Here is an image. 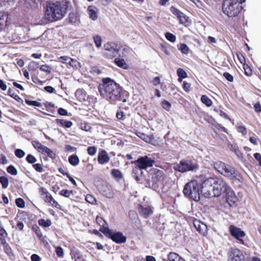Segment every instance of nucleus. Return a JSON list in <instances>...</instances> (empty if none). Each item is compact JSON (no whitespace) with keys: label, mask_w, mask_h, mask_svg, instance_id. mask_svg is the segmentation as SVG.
Instances as JSON below:
<instances>
[{"label":"nucleus","mask_w":261,"mask_h":261,"mask_svg":"<svg viewBox=\"0 0 261 261\" xmlns=\"http://www.w3.org/2000/svg\"><path fill=\"white\" fill-rule=\"evenodd\" d=\"M102 82L98 88L101 96L112 104H115L117 101L126 102L128 93L119 84L110 77L103 79Z\"/></svg>","instance_id":"obj_1"},{"label":"nucleus","mask_w":261,"mask_h":261,"mask_svg":"<svg viewBox=\"0 0 261 261\" xmlns=\"http://www.w3.org/2000/svg\"><path fill=\"white\" fill-rule=\"evenodd\" d=\"M202 187L208 192L212 191L213 196L217 197L225 194L230 188L225 181L218 177L207 178L203 181Z\"/></svg>","instance_id":"obj_2"},{"label":"nucleus","mask_w":261,"mask_h":261,"mask_svg":"<svg viewBox=\"0 0 261 261\" xmlns=\"http://www.w3.org/2000/svg\"><path fill=\"white\" fill-rule=\"evenodd\" d=\"M214 169L224 176L232 180L233 181H241L243 177L236 169L225 163L218 161L213 163Z\"/></svg>","instance_id":"obj_3"},{"label":"nucleus","mask_w":261,"mask_h":261,"mask_svg":"<svg viewBox=\"0 0 261 261\" xmlns=\"http://www.w3.org/2000/svg\"><path fill=\"white\" fill-rule=\"evenodd\" d=\"M66 12V8L62 3H49L46 6L45 17L50 21L58 20L62 18Z\"/></svg>","instance_id":"obj_4"},{"label":"nucleus","mask_w":261,"mask_h":261,"mask_svg":"<svg viewBox=\"0 0 261 261\" xmlns=\"http://www.w3.org/2000/svg\"><path fill=\"white\" fill-rule=\"evenodd\" d=\"M245 0H232L223 2L222 10L223 13L228 17L238 16L243 9L242 4Z\"/></svg>","instance_id":"obj_5"},{"label":"nucleus","mask_w":261,"mask_h":261,"mask_svg":"<svg viewBox=\"0 0 261 261\" xmlns=\"http://www.w3.org/2000/svg\"><path fill=\"white\" fill-rule=\"evenodd\" d=\"M200 188L201 184L195 180H192L186 184L183 193L186 197L195 201H198L200 197Z\"/></svg>","instance_id":"obj_6"},{"label":"nucleus","mask_w":261,"mask_h":261,"mask_svg":"<svg viewBox=\"0 0 261 261\" xmlns=\"http://www.w3.org/2000/svg\"><path fill=\"white\" fill-rule=\"evenodd\" d=\"M121 49L120 45L111 41L106 43L103 45V56L108 59H112L116 57Z\"/></svg>","instance_id":"obj_7"},{"label":"nucleus","mask_w":261,"mask_h":261,"mask_svg":"<svg viewBox=\"0 0 261 261\" xmlns=\"http://www.w3.org/2000/svg\"><path fill=\"white\" fill-rule=\"evenodd\" d=\"M173 168L175 171L184 173L188 171H196L198 169L199 165L195 161L191 160H182L178 164L174 166Z\"/></svg>","instance_id":"obj_8"},{"label":"nucleus","mask_w":261,"mask_h":261,"mask_svg":"<svg viewBox=\"0 0 261 261\" xmlns=\"http://www.w3.org/2000/svg\"><path fill=\"white\" fill-rule=\"evenodd\" d=\"M104 236L116 244H123L126 242V237L121 231L109 229Z\"/></svg>","instance_id":"obj_9"},{"label":"nucleus","mask_w":261,"mask_h":261,"mask_svg":"<svg viewBox=\"0 0 261 261\" xmlns=\"http://www.w3.org/2000/svg\"><path fill=\"white\" fill-rule=\"evenodd\" d=\"M39 192L40 196L45 202L49 203L52 207H55L59 209L61 208L60 205L53 198L45 188L43 187H40L39 189Z\"/></svg>","instance_id":"obj_10"},{"label":"nucleus","mask_w":261,"mask_h":261,"mask_svg":"<svg viewBox=\"0 0 261 261\" xmlns=\"http://www.w3.org/2000/svg\"><path fill=\"white\" fill-rule=\"evenodd\" d=\"M170 10L172 14L177 17L180 24H183L185 27L189 26L191 24V21L189 17L179 10L173 6L171 7Z\"/></svg>","instance_id":"obj_11"},{"label":"nucleus","mask_w":261,"mask_h":261,"mask_svg":"<svg viewBox=\"0 0 261 261\" xmlns=\"http://www.w3.org/2000/svg\"><path fill=\"white\" fill-rule=\"evenodd\" d=\"M227 261H245L242 251L236 247H230L228 252Z\"/></svg>","instance_id":"obj_12"},{"label":"nucleus","mask_w":261,"mask_h":261,"mask_svg":"<svg viewBox=\"0 0 261 261\" xmlns=\"http://www.w3.org/2000/svg\"><path fill=\"white\" fill-rule=\"evenodd\" d=\"M134 163L140 169H146L151 167L154 163V161L147 155L141 156L135 161Z\"/></svg>","instance_id":"obj_13"},{"label":"nucleus","mask_w":261,"mask_h":261,"mask_svg":"<svg viewBox=\"0 0 261 261\" xmlns=\"http://www.w3.org/2000/svg\"><path fill=\"white\" fill-rule=\"evenodd\" d=\"M229 231L231 236L238 240L240 244H245L243 238L246 236V233L240 228L237 227L234 225H230L229 227Z\"/></svg>","instance_id":"obj_14"},{"label":"nucleus","mask_w":261,"mask_h":261,"mask_svg":"<svg viewBox=\"0 0 261 261\" xmlns=\"http://www.w3.org/2000/svg\"><path fill=\"white\" fill-rule=\"evenodd\" d=\"M151 181L153 184L163 181L164 178V173L163 171L154 168L151 170Z\"/></svg>","instance_id":"obj_15"},{"label":"nucleus","mask_w":261,"mask_h":261,"mask_svg":"<svg viewBox=\"0 0 261 261\" xmlns=\"http://www.w3.org/2000/svg\"><path fill=\"white\" fill-rule=\"evenodd\" d=\"M96 222L100 226L99 231L103 234L110 229L108 223L101 217L97 216L96 218Z\"/></svg>","instance_id":"obj_16"},{"label":"nucleus","mask_w":261,"mask_h":261,"mask_svg":"<svg viewBox=\"0 0 261 261\" xmlns=\"http://www.w3.org/2000/svg\"><path fill=\"white\" fill-rule=\"evenodd\" d=\"M226 200L230 205L235 204L238 200L234 192L230 187L229 190H227L225 193Z\"/></svg>","instance_id":"obj_17"},{"label":"nucleus","mask_w":261,"mask_h":261,"mask_svg":"<svg viewBox=\"0 0 261 261\" xmlns=\"http://www.w3.org/2000/svg\"><path fill=\"white\" fill-rule=\"evenodd\" d=\"M193 225L197 231L200 233L204 235L207 232V226L200 221L195 219L193 221Z\"/></svg>","instance_id":"obj_18"},{"label":"nucleus","mask_w":261,"mask_h":261,"mask_svg":"<svg viewBox=\"0 0 261 261\" xmlns=\"http://www.w3.org/2000/svg\"><path fill=\"white\" fill-rule=\"evenodd\" d=\"M97 160L98 163L101 165L106 164L109 162L110 157L106 150H102L99 152Z\"/></svg>","instance_id":"obj_19"},{"label":"nucleus","mask_w":261,"mask_h":261,"mask_svg":"<svg viewBox=\"0 0 261 261\" xmlns=\"http://www.w3.org/2000/svg\"><path fill=\"white\" fill-rule=\"evenodd\" d=\"M87 12L91 19L94 21L97 19L98 10L95 6H89L87 9Z\"/></svg>","instance_id":"obj_20"},{"label":"nucleus","mask_w":261,"mask_h":261,"mask_svg":"<svg viewBox=\"0 0 261 261\" xmlns=\"http://www.w3.org/2000/svg\"><path fill=\"white\" fill-rule=\"evenodd\" d=\"M139 211L140 215L145 218H148L149 216L153 213L150 206L144 207L141 205L139 206Z\"/></svg>","instance_id":"obj_21"},{"label":"nucleus","mask_w":261,"mask_h":261,"mask_svg":"<svg viewBox=\"0 0 261 261\" xmlns=\"http://www.w3.org/2000/svg\"><path fill=\"white\" fill-rule=\"evenodd\" d=\"M56 123L58 126L66 128L71 127L73 124L71 121H68L62 119H56Z\"/></svg>","instance_id":"obj_22"},{"label":"nucleus","mask_w":261,"mask_h":261,"mask_svg":"<svg viewBox=\"0 0 261 261\" xmlns=\"http://www.w3.org/2000/svg\"><path fill=\"white\" fill-rule=\"evenodd\" d=\"M101 192L103 195L109 198H113L114 195L112 188L109 186H106L104 187L103 189L101 190Z\"/></svg>","instance_id":"obj_23"},{"label":"nucleus","mask_w":261,"mask_h":261,"mask_svg":"<svg viewBox=\"0 0 261 261\" xmlns=\"http://www.w3.org/2000/svg\"><path fill=\"white\" fill-rule=\"evenodd\" d=\"M211 128L216 134H217V130L228 134L227 129L225 127L223 126L221 124L218 123L217 122L213 123L212 126H211Z\"/></svg>","instance_id":"obj_24"},{"label":"nucleus","mask_w":261,"mask_h":261,"mask_svg":"<svg viewBox=\"0 0 261 261\" xmlns=\"http://www.w3.org/2000/svg\"><path fill=\"white\" fill-rule=\"evenodd\" d=\"M75 95L77 99L80 101L84 102L86 101V98L87 94L83 89H77L75 93Z\"/></svg>","instance_id":"obj_25"},{"label":"nucleus","mask_w":261,"mask_h":261,"mask_svg":"<svg viewBox=\"0 0 261 261\" xmlns=\"http://www.w3.org/2000/svg\"><path fill=\"white\" fill-rule=\"evenodd\" d=\"M168 259L169 261H186L177 253L171 252L168 254Z\"/></svg>","instance_id":"obj_26"},{"label":"nucleus","mask_w":261,"mask_h":261,"mask_svg":"<svg viewBox=\"0 0 261 261\" xmlns=\"http://www.w3.org/2000/svg\"><path fill=\"white\" fill-rule=\"evenodd\" d=\"M68 20L70 23L76 24L80 23V16L77 13H75V14L73 13H70L68 16Z\"/></svg>","instance_id":"obj_27"},{"label":"nucleus","mask_w":261,"mask_h":261,"mask_svg":"<svg viewBox=\"0 0 261 261\" xmlns=\"http://www.w3.org/2000/svg\"><path fill=\"white\" fill-rule=\"evenodd\" d=\"M44 148L41 153L46 154L51 159H55L56 158V154L51 149L46 146H45Z\"/></svg>","instance_id":"obj_28"},{"label":"nucleus","mask_w":261,"mask_h":261,"mask_svg":"<svg viewBox=\"0 0 261 261\" xmlns=\"http://www.w3.org/2000/svg\"><path fill=\"white\" fill-rule=\"evenodd\" d=\"M8 16L6 13L0 12V29L7 25Z\"/></svg>","instance_id":"obj_29"},{"label":"nucleus","mask_w":261,"mask_h":261,"mask_svg":"<svg viewBox=\"0 0 261 261\" xmlns=\"http://www.w3.org/2000/svg\"><path fill=\"white\" fill-rule=\"evenodd\" d=\"M115 64L119 67L126 69L127 68V65L123 59L117 58L114 60Z\"/></svg>","instance_id":"obj_30"},{"label":"nucleus","mask_w":261,"mask_h":261,"mask_svg":"<svg viewBox=\"0 0 261 261\" xmlns=\"http://www.w3.org/2000/svg\"><path fill=\"white\" fill-rule=\"evenodd\" d=\"M86 105L93 107L95 104L97 102V98L93 95H87L86 98Z\"/></svg>","instance_id":"obj_31"},{"label":"nucleus","mask_w":261,"mask_h":261,"mask_svg":"<svg viewBox=\"0 0 261 261\" xmlns=\"http://www.w3.org/2000/svg\"><path fill=\"white\" fill-rule=\"evenodd\" d=\"M200 100L201 102L207 107H210L213 105L212 100L206 95H202Z\"/></svg>","instance_id":"obj_32"},{"label":"nucleus","mask_w":261,"mask_h":261,"mask_svg":"<svg viewBox=\"0 0 261 261\" xmlns=\"http://www.w3.org/2000/svg\"><path fill=\"white\" fill-rule=\"evenodd\" d=\"M32 229L35 232L36 235L39 238V240H42L44 239L42 233L38 225H33Z\"/></svg>","instance_id":"obj_33"},{"label":"nucleus","mask_w":261,"mask_h":261,"mask_svg":"<svg viewBox=\"0 0 261 261\" xmlns=\"http://www.w3.org/2000/svg\"><path fill=\"white\" fill-rule=\"evenodd\" d=\"M33 146L40 153H41L45 146L42 145L38 141H33L32 142Z\"/></svg>","instance_id":"obj_34"},{"label":"nucleus","mask_w":261,"mask_h":261,"mask_svg":"<svg viewBox=\"0 0 261 261\" xmlns=\"http://www.w3.org/2000/svg\"><path fill=\"white\" fill-rule=\"evenodd\" d=\"M69 163L72 166H76L79 164L80 160L79 157L75 154L69 156L68 158Z\"/></svg>","instance_id":"obj_35"},{"label":"nucleus","mask_w":261,"mask_h":261,"mask_svg":"<svg viewBox=\"0 0 261 261\" xmlns=\"http://www.w3.org/2000/svg\"><path fill=\"white\" fill-rule=\"evenodd\" d=\"M177 74L178 76V80L179 82H181L183 79H185L187 77V74L186 72L182 68H178L177 70Z\"/></svg>","instance_id":"obj_36"},{"label":"nucleus","mask_w":261,"mask_h":261,"mask_svg":"<svg viewBox=\"0 0 261 261\" xmlns=\"http://www.w3.org/2000/svg\"><path fill=\"white\" fill-rule=\"evenodd\" d=\"M38 224L42 227H47L51 225V222L49 219L45 220L44 219H40L38 220Z\"/></svg>","instance_id":"obj_37"},{"label":"nucleus","mask_w":261,"mask_h":261,"mask_svg":"<svg viewBox=\"0 0 261 261\" xmlns=\"http://www.w3.org/2000/svg\"><path fill=\"white\" fill-rule=\"evenodd\" d=\"M116 116L117 119L120 121H123L127 118V115L122 110L118 111Z\"/></svg>","instance_id":"obj_38"},{"label":"nucleus","mask_w":261,"mask_h":261,"mask_svg":"<svg viewBox=\"0 0 261 261\" xmlns=\"http://www.w3.org/2000/svg\"><path fill=\"white\" fill-rule=\"evenodd\" d=\"M44 105L46 108V110L48 112H49L52 114L55 113V106L53 103H52L51 102H46L44 103Z\"/></svg>","instance_id":"obj_39"},{"label":"nucleus","mask_w":261,"mask_h":261,"mask_svg":"<svg viewBox=\"0 0 261 261\" xmlns=\"http://www.w3.org/2000/svg\"><path fill=\"white\" fill-rule=\"evenodd\" d=\"M111 174L114 178L120 179L122 178V174L118 169H112L111 171Z\"/></svg>","instance_id":"obj_40"},{"label":"nucleus","mask_w":261,"mask_h":261,"mask_svg":"<svg viewBox=\"0 0 261 261\" xmlns=\"http://www.w3.org/2000/svg\"><path fill=\"white\" fill-rule=\"evenodd\" d=\"M93 39L96 47L100 48L101 46L102 42V38L101 36L98 35H96L93 36Z\"/></svg>","instance_id":"obj_41"},{"label":"nucleus","mask_w":261,"mask_h":261,"mask_svg":"<svg viewBox=\"0 0 261 261\" xmlns=\"http://www.w3.org/2000/svg\"><path fill=\"white\" fill-rule=\"evenodd\" d=\"M0 183L3 189H6L9 186V180L6 176H2L0 177Z\"/></svg>","instance_id":"obj_42"},{"label":"nucleus","mask_w":261,"mask_h":261,"mask_svg":"<svg viewBox=\"0 0 261 261\" xmlns=\"http://www.w3.org/2000/svg\"><path fill=\"white\" fill-rule=\"evenodd\" d=\"M59 195L66 198H69L71 195H73V191L63 189L59 192Z\"/></svg>","instance_id":"obj_43"},{"label":"nucleus","mask_w":261,"mask_h":261,"mask_svg":"<svg viewBox=\"0 0 261 261\" xmlns=\"http://www.w3.org/2000/svg\"><path fill=\"white\" fill-rule=\"evenodd\" d=\"M25 102L29 106H32L36 107H40L41 106V103L36 100H31L28 99H25Z\"/></svg>","instance_id":"obj_44"},{"label":"nucleus","mask_w":261,"mask_h":261,"mask_svg":"<svg viewBox=\"0 0 261 261\" xmlns=\"http://www.w3.org/2000/svg\"><path fill=\"white\" fill-rule=\"evenodd\" d=\"M178 49L184 54H187L189 51V47L185 43L180 44L179 46H178Z\"/></svg>","instance_id":"obj_45"},{"label":"nucleus","mask_w":261,"mask_h":261,"mask_svg":"<svg viewBox=\"0 0 261 261\" xmlns=\"http://www.w3.org/2000/svg\"><path fill=\"white\" fill-rule=\"evenodd\" d=\"M165 36L166 39L170 41L171 42L173 43L176 41V36L171 33L167 32L166 33H165Z\"/></svg>","instance_id":"obj_46"},{"label":"nucleus","mask_w":261,"mask_h":261,"mask_svg":"<svg viewBox=\"0 0 261 261\" xmlns=\"http://www.w3.org/2000/svg\"><path fill=\"white\" fill-rule=\"evenodd\" d=\"M40 70L45 72L47 74H49L51 72V68L47 64L42 65L40 67Z\"/></svg>","instance_id":"obj_47"},{"label":"nucleus","mask_w":261,"mask_h":261,"mask_svg":"<svg viewBox=\"0 0 261 261\" xmlns=\"http://www.w3.org/2000/svg\"><path fill=\"white\" fill-rule=\"evenodd\" d=\"M7 171L12 175H16L17 174V170L13 165H10L7 168Z\"/></svg>","instance_id":"obj_48"},{"label":"nucleus","mask_w":261,"mask_h":261,"mask_svg":"<svg viewBox=\"0 0 261 261\" xmlns=\"http://www.w3.org/2000/svg\"><path fill=\"white\" fill-rule=\"evenodd\" d=\"M245 74L247 76H251L252 74V70L250 67L247 64L243 65Z\"/></svg>","instance_id":"obj_49"},{"label":"nucleus","mask_w":261,"mask_h":261,"mask_svg":"<svg viewBox=\"0 0 261 261\" xmlns=\"http://www.w3.org/2000/svg\"><path fill=\"white\" fill-rule=\"evenodd\" d=\"M161 106L163 109H164L167 111H169L171 108V103L165 99L163 100L162 101Z\"/></svg>","instance_id":"obj_50"},{"label":"nucleus","mask_w":261,"mask_h":261,"mask_svg":"<svg viewBox=\"0 0 261 261\" xmlns=\"http://www.w3.org/2000/svg\"><path fill=\"white\" fill-rule=\"evenodd\" d=\"M15 204L17 207L20 208H24L25 207V201L21 198H16L15 200Z\"/></svg>","instance_id":"obj_51"},{"label":"nucleus","mask_w":261,"mask_h":261,"mask_svg":"<svg viewBox=\"0 0 261 261\" xmlns=\"http://www.w3.org/2000/svg\"><path fill=\"white\" fill-rule=\"evenodd\" d=\"M5 252L8 255L11 256L13 255V251L10 245L7 244L3 246Z\"/></svg>","instance_id":"obj_52"},{"label":"nucleus","mask_w":261,"mask_h":261,"mask_svg":"<svg viewBox=\"0 0 261 261\" xmlns=\"http://www.w3.org/2000/svg\"><path fill=\"white\" fill-rule=\"evenodd\" d=\"M236 56L240 62L243 65L246 64V59L244 55L240 52L236 53Z\"/></svg>","instance_id":"obj_53"},{"label":"nucleus","mask_w":261,"mask_h":261,"mask_svg":"<svg viewBox=\"0 0 261 261\" xmlns=\"http://www.w3.org/2000/svg\"><path fill=\"white\" fill-rule=\"evenodd\" d=\"M59 60L61 62H62L63 63H65L66 62L69 60H71V61H72V62H75V63H77V61L76 60L72 59L68 56H61L59 58Z\"/></svg>","instance_id":"obj_54"},{"label":"nucleus","mask_w":261,"mask_h":261,"mask_svg":"<svg viewBox=\"0 0 261 261\" xmlns=\"http://www.w3.org/2000/svg\"><path fill=\"white\" fill-rule=\"evenodd\" d=\"M26 161L29 164H33L35 163L36 162L37 159L32 154H28V155L26 157Z\"/></svg>","instance_id":"obj_55"},{"label":"nucleus","mask_w":261,"mask_h":261,"mask_svg":"<svg viewBox=\"0 0 261 261\" xmlns=\"http://www.w3.org/2000/svg\"><path fill=\"white\" fill-rule=\"evenodd\" d=\"M85 200L87 202L91 204H94L96 202L95 197L91 194H87L86 196Z\"/></svg>","instance_id":"obj_56"},{"label":"nucleus","mask_w":261,"mask_h":261,"mask_svg":"<svg viewBox=\"0 0 261 261\" xmlns=\"http://www.w3.org/2000/svg\"><path fill=\"white\" fill-rule=\"evenodd\" d=\"M33 168L38 172H42L44 171L43 165L41 164H35L33 165Z\"/></svg>","instance_id":"obj_57"},{"label":"nucleus","mask_w":261,"mask_h":261,"mask_svg":"<svg viewBox=\"0 0 261 261\" xmlns=\"http://www.w3.org/2000/svg\"><path fill=\"white\" fill-rule=\"evenodd\" d=\"M14 153L15 155L18 158H22L25 155V152L21 149H16Z\"/></svg>","instance_id":"obj_58"},{"label":"nucleus","mask_w":261,"mask_h":261,"mask_svg":"<svg viewBox=\"0 0 261 261\" xmlns=\"http://www.w3.org/2000/svg\"><path fill=\"white\" fill-rule=\"evenodd\" d=\"M97 151V148L95 146H89L87 148V152L90 155H94Z\"/></svg>","instance_id":"obj_59"},{"label":"nucleus","mask_w":261,"mask_h":261,"mask_svg":"<svg viewBox=\"0 0 261 261\" xmlns=\"http://www.w3.org/2000/svg\"><path fill=\"white\" fill-rule=\"evenodd\" d=\"M32 81L36 84L42 85L43 84V82L41 81L37 76L35 74H33L32 75Z\"/></svg>","instance_id":"obj_60"},{"label":"nucleus","mask_w":261,"mask_h":261,"mask_svg":"<svg viewBox=\"0 0 261 261\" xmlns=\"http://www.w3.org/2000/svg\"><path fill=\"white\" fill-rule=\"evenodd\" d=\"M238 131L241 133L243 135H245L247 133V128L244 126L240 125L237 127Z\"/></svg>","instance_id":"obj_61"},{"label":"nucleus","mask_w":261,"mask_h":261,"mask_svg":"<svg viewBox=\"0 0 261 261\" xmlns=\"http://www.w3.org/2000/svg\"><path fill=\"white\" fill-rule=\"evenodd\" d=\"M223 76L229 82H232L233 81V77L228 72H224L223 73Z\"/></svg>","instance_id":"obj_62"},{"label":"nucleus","mask_w":261,"mask_h":261,"mask_svg":"<svg viewBox=\"0 0 261 261\" xmlns=\"http://www.w3.org/2000/svg\"><path fill=\"white\" fill-rule=\"evenodd\" d=\"M90 126L86 122L81 123V128L84 130L88 131L90 130Z\"/></svg>","instance_id":"obj_63"},{"label":"nucleus","mask_w":261,"mask_h":261,"mask_svg":"<svg viewBox=\"0 0 261 261\" xmlns=\"http://www.w3.org/2000/svg\"><path fill=\"white\" fill-rule=\"evenodd\" d=\"M56 252L59 257H62L64 255L63 249L61 247H57L56 249Z\"/></svg>","instance_id":"obj_64"}]
</instances>
